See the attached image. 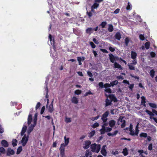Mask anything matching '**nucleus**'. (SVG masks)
Listing matches in <instances>:
<instances>
[{
	"mask_svg": "<svg viewBox=\"0 0 157 157\" xmlns=\"http://www.w3.org/2000/svg\"><path fill=\"white\" fill-rule=\"evenodd\" d=\"M27 133L28 135H26V134H25L21 141V143L22 144L23 146H25V145L28 140L29 135V134L28 133Z\"/></svg>",
	"mask_w": 157,
	"mask_h": 157,
	"instance_id": "39448f33",
	"label": "nucleus"
},
{
	"mask_svg": "<svg viewBox=\"0 0 157 157\" xmlns=\"http://www.w3.org/2000/svg\"><path fill=\"white\" fill-rule=\"evenodd\" d=\"M90 44L91 46V47L93 48H95V45L92 42H90Z\"/></svg>",
	"mask_w": 157,
	"mask_h": 157,
	"instance_id": "8fccbe9b",
	"label": "nucleus"
},
{
	"mask_svg": "<svg viewBox=\"0 0 157 157\" xmlns=\"http://www.w3.org/2000/svg\"><path fill=\"white\" fill-rule=\"evenodd\" d=\"M150 54L152 57H154L155 55V53L153 52H150Z\"/></svg>",
	"mask_w": 157,
	"mask_h": 157,
	"instance_id": "680f3d73",
	"label": "nucleus"
},
{
	"mask_svg": "<svg viewBox=\"0 0 157 157\" xmlns=\"http://www.w3.org/2000/svg\"><path fill=\"white\" fill-rule=\"evenodd\" d=\"M109 56L111 62L113 63H114L115 61V57L112 54H109Z\"/></svg>",
	"mask_w": 157,
	"mask_h": 157,
	"instance_id": "dca6fc26",
	"label": "nucleus"
},
{
	"mask_svg": "<svg viewBox=\"0 0 157 157\" xmlns=\"http://www.w3.org/2000/svg\"><path fill=\"white\" fill-rule=\"evenodd\" d=\"M37 113L35 114L34 118L32 120V115L30 113L28 116V128L27 129V132L29 134L33 130L36 124L37 121Z\"/></svg>",
	"mask_w": 157,
	"mask_h": 157,
	"instance_id": "f257e3e1",
	"label": "nucleus"
},
{
	"mask_svg": "<svg viewBox=\"0 0 157 157\" xmlns=\"http://www.w3.org/2000/svg\"><path fill=\"white\" fill-rule=\"evenodd\" d=\"M93 41L96 44H98L99 43L98 41L95 38L93 39Z\"/></svg>",
	"mask_w": 157,
	"mask_h": 157,
	"instance_id": "338daca9",
	"label": "nucleus"
},
{
	"mask_svg": "<svg viewBox=\"0 0 157 157\" xmlns=\"http://www.w3.org/2000/svg\"><path fill=\"white\" fill-rule=\"evenodd\" d=\"M134 85V84H130L129 86V88H130V89L132 90L133 88V87Z\"/></svg>",
	"mask_w": 157,
	"mask_h": 157,
	"instance_id": "69168bd1",
	"label": "nucleus"
},
{
	"mask_svg": "<svg viewBox=\"0 0 157 157\" xmlns=\"http://www.w3.org/2000/svg\"><path fill=\"white\" fill-rule=\"evenodd\" d=\"M27 126L24 125L22 128L21 132V135L22 136L25 133L27 130Z\"/></svg>",
	"mask_w": 157,
	"mask_h": 157,
	"instance_id": "aec40b11",
	"label": "nucleus"
},
{
	"mask_svg": "<svg viewBox=\"0 0 157 157\" xmlns=\"http://www.w3.org/2000/svg\"><path fill=\"white\" fill-rule=\"evenodd\" d=\"M5 150L3 147H1L0 148V151L1 152H5Z\"/></svg>",
	"mask_w": 157,
	"mask_h": 157,
	"instance_id": "774afa93",
	"label": "nucleus"
},
{
	"mask_svg": "<svg viewBox=\"0 0 157 157\" xmlns=\"http://www.w3.org/2000/svg\"><path fill=\"white\" fill-rule=\"evenodd\" d=\"M122 153L124 155H127L128 154V152L127 149L126 148L124 149Z\"/></svg>",
	"mask_w": 157,
	"mask_h": 157,
	"instance_id": "2f4dec72",
	"label": "nucleus"
},
{
	"mask_svg": "<svg viewBox=\"0 0 157 157\" xmlns=\"http://www.w3.org/2000/svg\"><path fill=\"white\" fill-rule=\"evenodd\" d=\"M120 11V9H116L114 11V13L115 14L118 13Z\"/></svg>",
	"mask_w": 157,
	"mask_h": 157,
	"instance_id": "0e129e2a",
	"label": "nucleus"
},
{
	"mask_svg": "<svg viewBox=\"0 0 157 157\" xmlns=\"http://www.w3.org/2000/svg\"><path fill=\"white\" fill-rule=\"evenodd\" d=\"M152 149V145L151 144H149L148 147V149L149 150H151Z\"/></svg>",
	"mask_w": 157,
	"mask_h": 157,
	"instance_id": "6e6d98bb",
	"label": "nucleus"
},
{
	"mask_svg": "<svg viewBox=\"0 0 157 157\" xmlns=\"http://www.w3.org/2000/svg\"><path fill=\"white\" fill-rule=\"evenodd\" d=\"M100 116L98 115V116H97L96 117H93L91 118V120L93 121H94V120H97L98 119V118Z\"/></svg>",
	"mask_w": 157,
	"mask_h": 157,
	"instance_id": "de8ad7c7",
	"label": "nucleus"
},
{
	"mask_svg": "<svg viewBox=\"0 0 157 157\" xmlns=\"http://www.w3.org/2000/svg\"><path fill=\"white\" fill-rule=\"evenodd\" d=\"M99 6V4L98 3L96 2H95H95L93 4V6H91V9H96L97 8L98 6Z\"/></svg>",
	"mask_w": 157,
	"mask_h": 157,
	"instance_id": "5701e85b",
	"label": "nucleus"
},
{
	"mask_svg": "<svg viewBox=\"0 0 157 157\" xmlns=\"http://www.w3.org/2000/svg\"><path fill=\"white\" fill-rule=\"evenodd\" d=\"M149 105L151 107H152L153 108H156V105L154 103H149Z\"/></svg>",
	"mask_w": 157,
	"mask_h": 157,
	"instance_id": "f704fd0d",
	"label": "nucleus"
},
{
	"mask_svg": "<svg viewBox=\"0 0 157 157\" xmlns=\"http://www.w3.org/2000/svg\"><path fill=\"white\" fill-rule=\"evenodd\" d=\"M95 133L94 130L88 133V136L89 137H92L95 134Z\"/></svg>",
	"mask_w": 157,
	"mask_h": 157,
	"instance_id": "c85d7f7f",
	"label": "nucleus"
},
{
	"mask_svg": "<svg viewBox=\"0 0 157 157\" xmlns=\"http://www.w3.org/2000/svg\"><path fill=\"white\" fill-rule=\"evenodd\" d=\"M128 66L129 67V69L131 70H135V67L133 66L131 64H128Z\"/></svg>",
	"mask_w": 157,
	"mask_h": 157,
	"instance_id": "58836bf2",
	"label": "nucleus"
},
{
	"mask_svg": "<svg viewBox=\"0 0 157 157\" xmlns=\"http://www.w3.org/2000/svg\"><path fill=\"white\" fill-rule=\"evenodd\" d=\"M49 40L51 42V45L52 46H54V41L53 39H52V36L50 34L49 35Z\"/></svg>",
	"mask_w": 157,
	"mask_h": 157,
	"instance_id": "393cba45",
	"label": "nucleus"
},
{
	"mask_svg": "<svg viewBox=\"0 0 157 157\" xmlns=\"http://www.w3.org/2000/svg\"><path fill=\"white\" fill-rule=\"evenodd\" d=\"M106 146L105 145H103L101 151V154L104 156H105L106 155L107 152L106 150Z\"/></svg>",
	"mask_w": 157,
	"mask_h": 157,
	"instance_id": "ddd939ff",
	"label": "nucleus"
},
{
	"mask_svg": "<svg viewBox=\"0 0 157 157\" xmlns=\"http://www.w3.org/2000/svg\"><path fill=\"white\" fill-rule=\"evenodd\" d=\"M71 101L74 104H77L78 103V98L75 97H73L71 99Z\"/></svg>",
	"mask_w": 157,
	"mask_h": 157,
	"instance_id": "a211bd4d",
	"label": "nucleus"
},
{
	"mask_svg": "<svg viewBox=\"0 0 157 157\" xmlns=\"http://www.w3.org/2000/svg\"><path fill=\"white\" fill-rule=\"evenodd\" d=\"M80 59H81L80 57H77V59L78 61V62L79 65H81L82 64V63L81 62V60Z\"/></svg>",
	"mask_w": 157,
	"mask_h": 157,
	"instance_id": "09e8293b",
	"label": "nucleus"
},
{
	"mask_svg": "<svg viewBox=\"0 0 157 157\" xmlns=\"http://www.w3.org/2000/svg\"><path fill=\"white\" fill-rule=\"evenodd\" d=\"M131 4L129 3V2L128 3V5L126 7V9L127 10H130L131 8Z\"/></svg>",
	"mask_w": 157,
	"mask_h": 157,
	"instance_id": "3c124183",
	"label": "nucleus"
},
{
	"mask_svg": "<svg viewBox=\"0 0 157 157\" xmlns=\"http://www.w3.org/2000/svg\"><path fill=\"white\" fill-rule=\"evenodd\" d=\"M116 121L114 120H111L109 121L108 124L111 127H113L115 125Z\"/></svg>",
	"mask_w": 157,
	"mask_h": 157,
	"instance_id": "2eb2a0df",
	"label": "nucleus"
},
{
	"mask_svg": "<svg viewBox=\"0 0 157 157\" xmlns=\"http://www.w3.org/2000/svg\"><path fill=\"white\" fill-rule=\"evenodd\" d=\"M91 142L89 140H87L83 144V147L84 148L86 149L89 147L90 145L91 144Z\"/></svg>",
	"mask_w": 157,
	"mask_h": 157,
	"instance_id": "f8f14e48",
	"label": "nucleus"
},
{
	"mask_svg": "<svg viewBox=\"0 0 157 157\" xmlns=\"http://www.w3.org/2000/svg\"><path fill=\"white\" fill-rule=\"evenodd\" d=\"M129 41V39L127 37L125 39V43L126 46L128 45V43Z\"/></svg>",
	"mask_w": 157,
	"mask_h": 157,
	"instance_id": "37998d69",
	"label": "nucleus"
},
{
	"mask_svg": "<svg viewBox=\"0 0 157 157\" xmlns=\"http://www.w3.org/2000/svg\"><path fill=\"white\" fill-rule=\"evenodd\" d=\"M111 87V85L109 83H106L104 85V87L105 88V91L108 93H111V90L109 88Z\"/></svg>",
	"mask_w": 157,
	"mask_h": 157,
	"instance_id": "1a4fd4ad",
	"label": "nucleus"
},
{
	"mask_svg": "<svg viewBox=\"0 0 157 157\" xmlns=\"http://www.w3.org/2000/svg\"><path fill=\"white\" fill-rule=\"evenodd\" d=\"M94 31L93 29L91 28H89L86 30V33H88L90 34L91 33H92Z\"/></svg>",
	"mask_w": 157,
	"mask_h": 157,
	"instance_id": "412c9836",
	"label": "nucleus"
},
{
	"mask_svg": "<svg viewBox=\"0 0 157 157\" xmlns=\"http://www.w3.org/2000/svg\"><path fill=\"white\" fill-rule=\"evenodd\" d=\"M139 37L141 40H144V36L142 34L140 35Z\"/></svg>",
	"mask_w": 157,
	"mask_h": 157,
	"instance_id": "864d4df0",
	"label": "nucleus"
},
{
	"mask_svg": "<svg viewBox=\"0 0 157 157\" xmlns=\"http://www.w3.org/2000/svg\"><path fill=\"white\" fill-rule=\"evenodd\" d=\"M141 104L143 105L144 106H145V98L144 96L141 97Z\"/></svg>",
	"mask_w": 157,
	"mask_h": 157,
	"instance_id": "c756f323",
	"label": "nucleus"
},
{
	"mask_svg": "<svg viewBox=\"0 0 157 157\" xmlns=\"http://www.w3.org/2000/svg\"><path fill=\"white\" fill-rule=\"evenodd\" d=\"M17 141L16 139H14L13 140L12 142V144L13 146V147H15L17 145Z\"/></svg>",
	"mask_w": 157,
	"mask_h": 157,
	"instance_id": "e433bc0d",
	"label": "nucleus"
},
{
	"mask_svg": "<svg viewBox=\"0 0 157 157\" xmlns=\"http://www.w3.org/2000/svg\"><path fill=\"white\" fill-rule=\"evenodd\" d=\"M40 105V102H38L36 107V109H37L39 108Z\"/></svg>",
	"mask_w": 157,
	"mask_h": 157,
	"instance_id": "bf43d9fd",
	"label": "nucleus"
},
{
	"mask_svg": "<svg viewBox=\"0 0 157 157\" xmlns=\"http://www.w3.org/2000/svg\"><path fill=\"white\" fill-rule=\"evenodd\" d=\"M109 50L112 52H114L115 51V48L112 47H109Z\"/></svg>",
	"mask_w": 157,
	"mask_h": 157,
	"instance_id": "13d9d810",
	"label": "nucleus"
},
{
	"mask_svg": "<svg viewBox=\"0 0 157 157\" xmlns=\"http://www.w3.org/2000/svg\"><path fill=\"white\" fill-rule=\"evenodd\" d=\"M99 125V124L97 123L96 122L94 124L92 125V127L93 128H95L98 127Z\"/></svg>",
	"mask_w": 157,
	"mask_h": 157,
	"instance_id": "49530a36",
	"label": "nucleus"
},
{
	"mask_svg": "<svg viewBox=\"0 0 157 157\" xmlns=\"http://www.w3.org/2000/svg\"><path fill=\"white\" fill-rule=\"evenodd\" d=\"M155 71L153 70H152L150 71V75L152 78H153L155 75Z\"/></svg>",
	"mask_w": 157,
	"mask_h": 157,
	"instance_id": "72a5a7b5",
	"label": "nucleus"
},
{
	"mask_svg": "<svg viewBox=\"0 0 157 157\" xmlns=\"http://www.w3.org/2000/svg\"><path fill=\"white\" fill-rule=\"evenodd\" d=\"M118 131L117 130L113 132L109 133H108V135L109 136L116 135L118 133Z\"/></svg>",
	"mask_w": 157,
	"mask_h": 157,
	"instance_id": "7c9ffc66",
	"label": "nucleus"
},
{
	"mask_svg": "<svg viewBox=\"0 0 157 157\" xmlns=\"http://www.w3.org/2000/svg\"><path fill=\"white\" fill-rule=\"evenodd\" d=\"M145 112H146L148 114L150 115V116L154 115V114L152 112L147 110H146Z\"/></svg>",
	"mask_w": 157,
	"mask_h": 157,
	"instance_id": "a19ab883",
	"label": "nucleus"
},
{
	"mask_svg": "<svg viewBox=\"0 0 157 157\" xmlns=\"http://www.w3.org/2000/svg\"><path fill=\"white\" fill-rule=\"evenodd\" d=\"M14 154V152L13 149L10 148H9L8 149L7 152V155H13Z\"/></svg>",
	"mask_w": 157,
	"mask_h": 157,
	"instance_id": "f3484780",
	"label": "nucleus"
},
{
	"mask_svg": "<svg viewBox=\"0 0 157 157\" xmlns=\"http://www.w3.org/2000/svg\"><path fill=\"white\" fill-rule=\"evenodd\" d=\"M114 67L115 68H119V69H121L122 68L120 64H118V63H117L116 62H115L114 63Z\"/></svg>",
	"mask_w": 157,
	"mask_h": 157,
	"instance_id": "bb28decb",
	"label": "nucleus"
},
{
	"mask_svg": "<svg viewBox=\"0 0 157 157\" xmlns=\"http://www.w3.org/2000/svg\"><path fill=\"white\" fill-rule=\"evenodd\" d=\"M131 58L133 59H135L136 57L137 53L134 52L132 51L131 52Z\"/></svg>",
	"mask_w": 157,
	"mask_h": 157,
	"instance_id": "6ab92c4d",
	"label": "nucleus"
},
{
	"mask_svg": "<svg viewBox=\"0 0 157 157\" xmlns=\"http://www.w3.org/2000/svg\"><path fill=\"white\" fill-rule=\"evenodd\" d=\"M109 114V112L108 111L106 112L104 114H103L101 117V120L105 122L107 120V117Z\"/></svg>",
	"mask_w": 157,
	"mask_h": 157,
	"instance_id": "6e6552de",
	"label": "nucleus"
},
{
	"mask_svg": "<svg viewBox=\"0 0 157 157\" xmlns=\"http://www.w3.org/2000/svg\"><path fill=\"white\" fill-rule=\"evenodd\" d=\"M118 83V81L117 80L114 81L110 83V84L111 85V86H113L114 85H117Z\"/></svg>",
	"mask_w": 157,
	"mask_h": 157,
	"instance_id": "473e14b6",
	"label": "nucleus"
},
{
	"mask_svg": "<svg viewBox=\"0 0 157 157\" xmlns=\"http://www.w3.org/2000/svg\"><path fill=\"white\" fill-rule=\"evenodd\" d=\"M107 24V23L105 21H103L100 24V25H101L102 27V28H104L105 26Z\"/></svg>",
	"mask_w": 157,
	"mask_h": 157,
	"instance_id": "79ce46f5",
	"label": "nucleus"
},
{
	"mask_svg": "<svg viewBox=\"0 0 157 157\" xmlns=\"http://www.w3.org/2000/svg\"><path fill=\"white\" fill-rule=\"evenodd\" d=\"M65 150L63 147V145H62L60 146L59 148V150L60 151V155L61 156V157H66L65 154Z\"/></svg>",
	"mask_w": 157,
	"mask_h": 157,
	"instance_id": "9d476101",
	"label": "nucleus"
},
{
	"mask_svg": "<svg viewBox=\"0 0 157 157\" xmlns=\"http://www.w3.org/2000/svg\"><path fill=\"white\" fill-rule=\"evenodd\" d=\"M4 131V129L3 128L2 126L0 125V133H2Z\"/></svg>",
	"mask_w": 157,
	"mask_h": 157,
	"instance_id": "4d7b16f0",
	"label": "nucleus"
},
{
	"mask_svg": "<svg viewBox=\"0 0 157 157\" xmlns=\"http://www.w3.org/2000/svg\"><path fill=\"white\" fill-rule=\"evenodd\" d=\"M91 153L89 151L87 150L85 153V156L86 157H91Z\"/></svg>",
	"mask_w": 157,
	"mask_h": 157,
	"instance_id": "cd10ccee",
	"label": "nucleus"
},
{
	"mask_svg": "<svg viewBox=\"0 0 157 157\" xmlns=\"http://www.w3.org/2000/svg\"><path fill=\"white\" fill-rule=\"evenodd\" d=\"M113 101L114 102H116L117 101V99L113 95H109L105 101L106 106H108L110 105Z\"/></svg>",
	"mask_w": 157,
	"mask_h": 157,
	"instance_id": "f03ea898",
	"label": "nucleus"
},
{
	"mask_svg": "<svg viewBox=\"0 0 157 157\" xmlns=\"http://www.w3.org/2000/svg\"><path fill=\"white\" fill-rule=\"evenodd\" d=\"M112 128H110L107 127H105L102 126V128L100 129L101 133V134H104L105 132H108L111 131Z\"/></svg>",
	"mask_w": 157,
	"mask_h": 157,
	"instance_id": "423d86ee",
	"label": "nucleus"
},
{
	"mask_svg": "<svg viewBox=\"0 0 157 157\" xmlns=\"http://www.w3.org/2000/svg\"><path fill=\"white\" fill-rule=\"evenodd\" d=\"M101 145L97 144H92L90 146L91 151L93 152L98 153L100 149Z\"/></svg>",
	"mask_w": 157,
	"mask_h": 157,
	"instance_id": "7ed1b4c3",
	"label": "nucleus"
},
{
	"mask_svg": "<svg viewBox=\"0 0 157 157\" xmlns=\"http://www.w3.org/2000/svg\"><path fill=\"white\" fill-rule=\"evenodd\" d=\"M130 134L132 136L137 135L139 130L138 129V124H137L135 128V131L134 132L132 129V130H130Z\"/></svg>",
	"mask_w": 157,
	"mask_h": 157,
	"instance_id": "0eeeda50",
	"label": "nucleus"
},
{
	"mask_svg": "<svg viewBox=\"0 0 157 157\" xmlns=\"http://www.w3.org/2000/svg\"><path fill=\"white\" fill-rule=\"evenodd\" d=\"M69 138H67L66 137V136H65L64 137V144L63 143L60 146H61V145H63V147L64 149H65V147L66 146H67L68 143H69Z\"/></svg>",
	"mask_w": 157,
	"mask_h": 157,
	"instance_id": "9b49d317",
	"label": "nucleus"
},
{
	"mask_svg": "<svg viewBox=\"0 0 157 157\" xmlns=\"http://www.w3.org/2000/svg\"><path fill=\"white\" fill-rule=\"evenodd\" d=\"M46 108L49 112L50 113L52 112L54 110L52 102L49 106H48V105H46Z\"/></svg>",
	"mask_w": 157,
	"mask_h": 157,
	"instance_id": "4468645a",
	"label": "nucleus"
},
{
	"mask_svg": "<svg viewBox=\"0 0 157 157\" xmlns=\"http://www.w3.org/2000/svg\"><path fill=\"white\" fill-rule=\"evenodd\" d=\"M150 45L149 42H147L145 44V46L147 49H149Z\"/></svg>",
	"mask_w": 157,
	"mask_h": 157,
	"instance_id": "4c0bfd02",
	"label": "nucleus"
},
{
	"mask_svg": "<svg viewBox=\"0 0 157 157\" xmlns=\"http://www.w3.org/2000/svg\"><path fill=\"white\" fill-rule=\"evenodd\" d=\"M45 109V107L44 106H43L41 108V110L40 114H42L43 113Z\"/></svg>",
	"mask_w": 157,
	"mask_h": 157,
	"instance_id": "5fc2aeb1",
	"label": "nucleus"
},
{
	"mask_svg": "<svg viewBox=\"0 0 157 157\" xmlns=\"http://www.w3.org/2000/svg\"><path fill=\"white\" fill-rule=\"evenodd\" d=\"M81 91L78 90H76L75 92V93L77 95H79L81 93Z\"/></svg>",
	"mask_w": 157,
	"mask_h": 157,
	"instance_id": "c03bdc74",
	"label": "nucleus"
},
{
	"mask_svg": "<svg viewBox=\"0 0 157 157\" xmlns=\"http://www.w3.org/2000/svg\"><path fill=\"white\" fill-rule=\"evenodd\" d=\"M100 50L101 51L103 52H104V53H108V52L105 49H100Z\"/></svg>",
	"mask_w": 157,
	"mask_h": 157,
	"instance_id": "e2e57ef3",
	"label": "nucleus"
},
{
	"mask_svg": "<svg viewBox=\"0 0 157 157\" xmlns=\"http://www.w3.org/2000/svg\"><path fill=\"white\" fill-rule=\"evenodd\" d=\"M22 150V147H19L17 149V154H19L21 152Z\"/></svg>",
	"mask_w": 157,
	"mask_h": 157,
	"instance_id": "c9c22d12",
	"label": "nucleus"
},
{
	"mask_svg": "<svg viewBox=\"0 0 157 157\" xmlns=\"http://www.w3.org/2000/svg\"><path fill=\"white\" fill-rule=\"evenodd\" d=\"M98 85L101 88H103V87H104V85H103V83L102 82H100L99 83Z\"/></svg>",
	"mask_w": 157,
	"mask_h": 157,
	"instance_id": "603ef678",
	"label": "nucleus"
},
{
	"mask_svg": "<svg viewBox=\"0 0 157 157\" xmlns=\"http://www.w3.org/2000/svg\"><path fill=\"white\" fill-rule=\"evenodd\" d=\"M117 124L120 125L122 128H123L125 126V121L123 117H120L118 119Z\"/></svg>",
	"mask_w": 157,
	"mask_h": 157,
	"instance_id": "20e7f679",
	"label": "nucleus"
},
{
	"mask_svg": "<svg viewBox=\"0 0 157 157\" xmlns=\"http://www.w3.org/2000/svg\"><path fill=\"white\" fill-rule=\"evenodd\" d=\"M115 38L118 40H120L121 38V35L119 33H117L115 35Z\"/></svg>",
	"mask_w": 157,
	"mask_h": 157,
	"instance_id": "a878e982",
	"label": "nucleus"
},
{
	"mask_svg": "<svg viewBox=\"0 0 157 157\" xmlns=\"http://www.w3.org/2000/svg\"><path fill=\"white\" fill-rule=\"evenodd\" d=\"M140 136L141 137H146L147 136V134L146 133H143L140 134Z\"/></svg>",
	"mask_w": 157,
	"mask_h": 157,
	"instance_id": "a18cd8bd",
	"label": "nucleus"
},
{
	"mask_svg": "<svg viewBox=\"0 0 157 157\" xmlns=\"http://www.w3.org/2000/svg\"><path fill=\"white\" fill-rule=\"evenodd\" d=\"M1 144L4 147H6L8 146V145L7 141L5 140H3L2 141Z\"/></svg>",
	"mask_w": 157,
	"mask_h": 157,
	"instance_id": "4be33fe9",
	"label": "nucleus"
},
{
	"mask_svg": "<svg viewBox=\"0 0 157 157\" xmlns=\"http://www.w3.org/2000/svg\"><path fill=\"white\" fill-rule=\"evenodd\" d=\"M65 121L67 123L71 122V118H70L66 117L65 119Z\"/></svg>",
	"mask_w": 157,
	"mask_h": 157,
	"instance_id": "ea45409f",
	"label": "nucleus"
},
{
	"mask_svg": "<svg viewBox=\"0 0 157 157\" xmlns=\"http://www.w3.org/2000/svg\"><path fill=\"white\" fill-rule=\"evenodd\" d=\"M92 93L90 91H89L88 92H86L84 95L85 96H86L88 95L92 94Z\"/></svg>",
	"mask_w": 157,
	"mask_h": 157,
	"instance_id": "052dcab7",
	"label": "nucleus"
},
{
	"mask_svg": "<svg viewBox=\"0 0 157 157\" xmlns=\"http://www.w3.org/2000/svg\"><path fill=\"white\" fill-rule=\"evenodd\" d=\"M108 30L110 32H112L113 31V28L112 25L109 24L108 25Z\"/></svg>",
	"mask_w": 157,
	"mask_h": 157,
	"instance_id": "b1692460",
	"label": "nucleus"
}]
</instances>
